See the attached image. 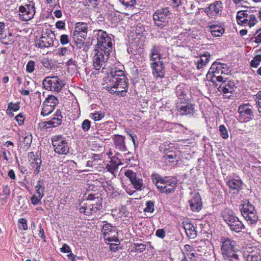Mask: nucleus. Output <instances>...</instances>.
Returning a JSON list of instances; mask_svg holds the SVG:
<instances>
[{
  "label": "nucleus",
  "mask_w": 261,
  "mask_h": 261,
  "mask_svg": "<svg viewBox=\"0 0 261 261\" xmlns=\"http://www.w3.org/2000/svg\"><path fill=\"white\" fill-rule=\"evenodd\" d=\"M126 80L123 70L113 69L102 84L103 88L111 94L124 96L128 89Z\"/></svg>",
  "instance_id": "nucleus-1"
},
{
  "label": "nucleus",
  "mask_w": 261,
  "mask_h": 261,
  "mask_svg": "<svg viewBox=\"0 0 261 261\" xmlns=\"http://www.w3.org/2000/svg\"><path fill=\"white\" fill-rule=\"evenodd\" d=\"M152 179L161 192L167 194L174 192L177 184L174 178H163L159 175L154 174L152 175Z\"/></svg>",
  "instance_id": "nucleus-2"
},
{
  "label": "nucleus",
  "mask_w": 261,
  "mask_h": 261,
  "mask_svg": "<svg viewBox=\"0 0 261 261\" xmlns=\"http://www.w3.org/2000/svg\"><path fill=\"white\" fill-rule=\"evenodd\" d=\"M221 242V251L225 261H232L233 259H238V255L235 253L237 250V243L228 238H222Z\"/></svg>",
  "instance_id": "nucleus-3"
},
{
  "label": "nucleus",
  "mask_w": 261,
  "mask_h": 261,
  "mask_svg": "<svg viewBox=\"0 0 261 261\" xmlns=\"http://www.w3.org/2000/svg\"><path fill=\"white\" fill-rule=\"evenodd\" d=\"M97 43L95 49L106 53L107 54H110L113 48L111 36L106 32L99 30L97 31Z\"/></svg>",
  "instance_id": "nucleus-4"
},
{
  "label": "nucleus",
  "mask_w": 261,
  "mask_h": 261,
  "mask_svg": "<svg viewBox=\"0 0 261 261\" xmlns=\"http://www.w3.org/2000/svg\"><path fill=\"white\" fill-rule=\"evenodd\" d=\"M44 88L57 93L60 92L65 85V83L57 76H47L43 81Z\"/></svg>",
  "instance_id": "nucleus-5"
},
{
  "label": "nucleus",
  "mask_w": 261,
  "mask_h": 261,
  "mask_svg": "<svg viewBox=\"0 0 261 261\" xmlns=\"http://www.w3.org/2000/svg\"><path fill=\"white\" fill-rule=\"evenodd\" d=\"M52 145L54 151L59 154L66 155L69 152L68 143L62 135H55L51 137Z\"/></svg>",
  "instance_id": "nucleus-6"
},
{
  "label": "nucleus",
  "mask_w": 261,
  "mask_h": 261,
  "mask_svg": "<svg viewBox=\"0 0 261 261\" xmlns=\"http://www.w3.org/2000/svg\"><path fill=\"white\" fill-rule=\"evenodd\" d=\"M101 204V203L99 202L98 197L87 199L85 202L84 203V205L80 208V211L82 213H84L86 215H91L97 213L99 210Z\"/></svg>",
  "instance_id": "nucleus-7"
},
{
  "label": "nucleus",
  "mask_w": 261,
  "mask_h": 261,
  "mask_svg": "<svg viewBox=\"0 0 261 261\" xmlns=\"http://www.w3.org/2000/svg\"><path fill=\"white\" fill-rule=\"evenodd\" d=\"M241 214L244 218L251 224L257 222L258 217L254 207L248 201L245 202L242 205Z\"/></svg>",
  "instance_id": "nucleus-8"
},
{
  "label": "nucleus",
  "mask_w": 261,
  "mask_h": 261,
  "mask_svg": "<svg viewBox=\"0 0 261 261\" xmlns=\"http://www.w3.org/2000/svg\"><path fill=\"white\" fill-rule=\"evenodd\" d=\"M236 19L238 23L250 28L254 26L257 22L256 17L253 14H249L247 10H241L238 12Z\"/></svg>",
  "instance_id": "nucleus-9"
},
{
  "label": "nucleus",
  "mask_w": 261,
  "mask_h": 261,
  "mask_svg": "<svg viewBox=\"0 0 261 261\" xmlns=\"http://www.w3.org/2000/svg\"><path fill=\"white\" fill-rule=\"evenodd\" d=\"M92 54L93 55V65L94 68L96 70H99L101 68H103L109 59L110 54H107L106 53L95 49L93 50Z\"/></svg>",
  "instance_id": "nucleus-10"
},
{
  "label": "nucleus",
  "mask_w": 261,
  "mask_h": 261,
  "mask_svg": "<svg viewBox=\"0 0 261 261\" xmlns=\"http://www.w3.org/2000/svg\"><path fill=\"white\" fill-rule=\"evenodd\" d=\"M221 63L214 62L211 65L207 74V78L211 81L216 86H218L217 82L222 81L224 77L220 75L221 70Z\"/></svg>",
  "instance_id": "nucleus-11"
},
{
  "label": "nucleus",
  "mask_w": 261,
  "mask_h": 261,
  "mask_svg": "<svg viewBox=\"0 0 261 261\" xmlns=\"http://www.w3.org/2000/svg\"><path fill=\"white\" fill-rule=\"evenodd\" d=\"M223 217L231 230L240 232L244 227L243 224L239 218L231 214L225 213Z\"/></svg>",
  "instance_id": "nucleus-12"
},
{
  "label": "nucleus",
  "mask_w": 261,
  "mask_h": 261,
  "mask_svg": "<svg viewBox=\"0 0 261 261\" xmlns=\"http://www.w3.org/2000/svg\"><path fill=\"white\" fill-rule=\"evenodd\" d=\"M55 40V33L50 30H47L42 35L39 41L36 43V46L39 48L49 47L54 45Z\"/></svg>",
  "instance_id": "nucleus-13"
},
{
  "label": "nucleus",
  "mask_w": 261,
  "mask_h": 261,
  "mask_svg": "<svg viewBox=\"0 0 261 261\" xmlns=\"http://www.w3.org/2000/svg\"><path fill=\"white\" fill-rule=\"evenodd\" d=\"M169 8L165 7L158 9L153 15V19L156 25L161 27L163 22L167 21L171 14Z\"/></svg>",
  "instance_id": "nucleus-14"
},
{
  "label": "nucleus",
  "mask_w": 261,
  "mask_h": 261,
  "mask_svg": "<svg viewBox=\"0 0 261 261\" xmlns=\"http://www.w3.org/2000/svg\"><path fill=\"white\" fill-rule=\"evenodd\" d=\"M20 19L24 21L31 20L35 13V7L34 5L29 4L19 7Z\"/></svg>",
  "instance_id": "nucleus-15"
},
{
  "label": "nucleus",
  "mask_w": 261,
  "mask_h": 261,
  "mask_svg": "<svg viewBox=\"0 0 261 261\" xmlns=\"http://www.w3.org/2000/svg\"><path fill=\"white\" fill-rule=\"evenodd\" d=\"M124 175L129 178L134 188L137 190L141 191L145 188V185L141 178L137 176L136 173L130 170H126Z\"/></svg>",
  "instance_id": "nucleus-16"
},
{
  "label": "nucleus",
  "mask_w": 261,
  "mask_h": 261,
  "mask_svg": "<svg viewBox=\"0 0 261 261\" xmlns=\"http://www.w3.org/2000/svg\"><path fill=\"white\" fill-rule=\"evenodd\" d=\"M239 120L242 122L250 121L253 117V113L249 104L241 105L238 109Z\"/></svg>",
  "instance_id": "nucleus-17"
},
{
  "label": "nucleus",
  "mask_w": 261,
  "mask_h": 261,
  "mask_svg": "<svg viewBox=\"0 0 261 261\" xmlns=\"http://www.w3.org/2000/svg\"><path fill=\"white\" fill-rule=\"evenodd\" d=\"M223 8L222 3L220 1H216L211 4L205 10V12L210 18H215L222 11Z\"/></svg>",
  "instance_id": "nucleus-18"
},
{
  "label": "nucleus",
  "mask_w": 261,
  "mask_h": 261,
  "mask_svg": "<svg viewBox=\"0 0 261 261\" xmlns=\"http://www.w3.org/2000/svg\"><path fill=\"white\" fill-rule=\"evenodd\" d=\"M191 198L189 200V203L191 210L193 212H199L202 208V202L200 195L197 192H192Z\"/></svg>",
  "instance_id": "nucleus-19"
},
{
  "label": "nucleus",
  "mask_w": 261,
  "mask_h": 261,
  "mask_svg": "<svg viewBox=\"0 0 261 261\" xmlns=\"http://www.w3.org/2000/svg\"><path fill=\"white\" fill-rule=\"evenodd\" d=\"M219 82L221 83V84L219 86L218 89L223 94L232 93L236 88L235 83L233 81L230 80L227 81L224 79L222 81Z\"/></svg>",
  "instance_id": "nucleus-20"
},
{
  "label": "nucleus",
  "mask_w": 261,
  "mask_h": 261,
  "mask_svg": "<svg viewBox=\"0 0 261 261\" xmlns=\"http://www.w3.org/2000/svg\"><path fill=\"white\" fill-rule=\"evenodd\" d=\"M114 232H115V228L112 226L110 224H106L103 225L102 233L105 240L109 242L116 241L117 240L116 237L115 235H111V234Z\"/></svg>",
  "instance_id": "nucleus-21"
},
{
  "label": "nucleus",
  "mask_w": 261,
  "mask_h": 261,
  "mask_svg": "<svg viewBox=\"0 0 261 261\" xmlns=\"http://www.w3.org/2000/svg\"><path fill=\"white\" fill-rule=\"evenodd\" d=\"M88 24L84 22H77L75 24V27L73 32L74 36H80L85 39L88 33Z\"/></svg>",
  "instance_id": "nucleus-22"
},
{
  "label": "nucleus",
  "mask_w": 261,
  "mask_h": 261,
  "mask_svg": "<svg viewBox=\"0 0 261 261\" xmlns=\"http://www.w3.org/2000/svg\"><path fill=\"white\" fill-rule=\"evenodd\" d=\"M151 67L153 70L152 73L156 77L162 78L164 76V65L163 61L151 63Z\"/></svg>",
  "instance_id": "nucleus-23"
},
{
  "label": "nucleus",
  "mask_w": 261,
  "mask_h": 261,
  "mask_svg": "<svg viewBox=\"0 0 261 261\" xmlns=\"http://www.w3.org/2000/svg\"><path fill=\"white\" fill-rule=\"evenodd\" d=\"M211 56V54L207 51L200 55L199 59L195 61L196 68L197 69H202L210 61Z\"/></svg>",
  "instance_id": "nucleus-24"
},
{
  "label": "nucleus",
  "mask_w": 261,
  "mask_h": 261,
  "mask_svg": "<svg viewBox=\"0 0 261 261\" xmlns=\"http://www.w3.org/2000/svg\"><path fill=\"white\" fill-rule=\"evenodd\" d=\"M177 111L180 115H193L195 112V106L191 103L177 106Z\"/></svg>",
  "instance_id": "nucleus-25"
},
{
  "label": "nucleus",
  "mask_w": 261,
  "mask_h": 261,
  "mask_svg": "<svg viewBox=\"0 0 261 261\" xmlns=\"http://www.w3.org/2000/svg\"><path fill=\"white\" fill-rule=\"evenodd\" d=\"M161 48L159 46L154 45L150 49L149 53V58L151 63L154 62H162V56L160 54Z\"/></svg>",
  "instance_id": "nucleus-26"
},
{
  "label": "nucleus",
  "mask_w": 261,
  "mask_h": 261,
  "mask_svg": "<svg viewBox=\"0 0 261 261\" xmlns=\"http://www.w3.org/2000/svg\"><path fill=\"white\" fill-rule=\"evenodd\" d=\"M124 139L125 137L121 135H115L113 138L115 146L119 151H125L127 150Z\"/></svg>",
  "instance_id": "nucleus-27"
},
{
  "label": "nucleus",
  "mask_w": 261,
  "mask_h": 261,
  "mask_svg": "<svg viewBox=\"0 0 261 261\" xmlns=\"http://www.w3.org/2000/svg\"><path fill=\"white\" fill-rule=\"evenodd\" d=\"M244 257L247 261H259L261 259L259 251L257 249L245 252Z\"/></svg>",
  "instance_id": "nucleus-28"
},
{
  "label": "nucleus",
  "mask_w": 261,
  "mask_h": 261,
  "mask_svg": "<svg viewBox=\"0 0 261 261\" xmlns=\"http://www.w3.org/2000/svg\"><path fill=\"white\" fill-rule=\"evenodd\" d=\"M62 118L63 117L61 111L58 109L55 115H54V117L50 120L47 121V123L48 125L53 127H56L62 123Z\"/></svg>",
  "instance_id": "nucleus-29"
},
{
  "label": "nucleus",
  "mask_w": 261,
  "mask_h": 261,
  "mask_svg": "<svg viewBox=\"0 0 261 261\" xmlns=\"http://www.w3.org/2000/svg\"><path fill=\"white\" fill-rule=\"evenodd\" d=\"M187 236L190 239H194L197 236V231L194 225L191 223H186L184 225Z\"/></svg>",
  "instance_id": "nucleus-30"
},
{
  "label": "nucleus",
  "mask_w": 261,
  "mask_h": 261,
  "mask_svg": "<svg viewBox=\"0 0 261 261\" xmlns=\"http://www.w3.org/2000/svg\"><path fill=\"white\" fill-rule=\"evenodd\" d=\"M211 34L215 37H219L222 35L224 32V29L217 24H212L208 26Z\"/></svg>",
  "instance_id": "nucleus-31"
},
{
  "label": "nucleus",
  "mask_w": 261,
  "mask_h": 261,
  "mask_svg": "<svg viewBox=\"0 0 261 261\" xmlns=\"http://www.w3.org/2000/svg\"><path fill=\"white\" fill-rule=\"evenodd\" d=\"M41 163L42 161L41 158L37 155V158L33 159V161H32L30 163L31 166L34 169V173L36 175L38 174L40 171V169Z\"/></svg>",
  "instance_id": "nucleus-32"
},
{
  "label": "nucleus",
  "mask_w": 261,
  "mask_h": 261,
  "mask_svg": "<svg viewBox=\"0 0 261 261\" xmlns=\"http://www.w3.org/2000/svg\"><path fill=\"white\" fill-rule=\"evenodd\" d=\"M19 102L13 103L11 102L8 103L7 113L9 116L13 117V114L12 113V111L16 112L19 110Z\"/></svg>",
  "instance_id": "nucleus-33"
},
{
  "label": "nucleus",
  "mask_w": 261,
  "mask_h": 261,
  "mask_svg": "<svg viewBox=\"0 0 261 261\" xmlns=\"http://www.w3.org/2000/svg\"><path fill=\"white\" fill-rule=\"evenodd\" d=\"M58 103V100L57 97L54 95H49L43 102V105L47 104L50 107L55 108L56 106Z\"/></svg>",
  "instance_id": "nucleus-34"
},
{
  "label": "nucleus",
  "mask_w": 261,
  "mask_h": 261,
  "mask_svg": "<svg viewBox=\"0 0 261 261\" xmlns=\"http://www.w3.org/2000/svg\"><path fill=\"white\" fill-rule=\"evenodd\" d=\"M227 186L233 190H239L242 186V181L236 179L229 180L227 182Z\"/></svg>",
  "instance_id": "nucleus-35"
},
{
  "label": "nucleus",
  "mask_w": 261,
  "mask_h": 261,
  "mask_svg": "<svg viewBox=\"0 0 261 261\" xmlns=\"http://www.w3.org/2000/svg\"><path fill=\"white\" fill-rule=\"evenodd\" d=\"M32 136L31 135L28 134L23 138L22 142V147L24 149H28L32 143Z\"/></svg>",
  "instance_id": "nucleus-36"
},
{
  "label": "nucleus",
  "mask_w": 261,
  "mask_h": 261,
  "mask_svg": "<svg viewBox=\"0 0 261 261\" xmlns=\"http://www.w3.org/2000/svg\"><path fill=\"white\" fill-rule=\"evenodd\" d=\"M175 92L177 96L181 98L186 95V90L185 89L184 86L178 85L176 87Z\"/></svg>",
  "instance_id": "nucleus-37"
},
{
  "label": "nucleus",
  "mask_w": 261,
  "mask_h": 261,
  "mask_svg": "<svg viewBox=\"0 0 261 261\" xmlns=\"http://www.w3.org/2000/svg\"><path fill=\"white\" fill-rule=\"evenodd\" d=\"M54 109L55 108H54V107H50L49 105H47V104L45 105H43L41 114L44 116H47L50 114Z\"/></svg>",
  "instance_id": "nucleus-38"
},
{
  "label": "nucleus",
  "mask_w": 261,
  "mask_h": 261,
  "mask_svg": "<svg viewBox=\"0 0 261 261\" xmlns=\"http://www.w3.org/2000/svg\"><path fill=\"white\" fill-rule=\"evenodd\" d=\"M91 118L94 120V121H99L101 120L102 118L104 117L105 114L104 113L101 112H96L94 113H91Z\"/></svg>",
  "instance_id": "nucleus-39"
},
{
  "label": "nucleus",
  "mask_w": 261,
  "mask_h": 261,
  "mask_svg": "<svg viewBox=\"0 0 261 261\" xmlns=\"http://www.w3.org/2000/svg\"><path fill=\"white\" fill-rule=\"evenodd\" d=\"M18 227L20 229L26 230L28 229L27 220L24 219H19L18 221Z\"/></svg>",
  "instance_id": "nucleus-40"
},
{
  "label": "nucleus",
  "mask_w": 261,
  "mask_h": 261,
  "mask_svg": "<svg viewBox=\"0 0 261 261\" xmlns=\"http://www.w3.org/2000/svg\"><path fill=\"white\" fill-rule=\"evenodd\" d=\"M219 131L222 138L226 139L228 138V134L226 127L223 125L219 126Z\"/></svg>",
  "instance_id": "nucleus-41"
},
{
  "label": "nucleus",
  "mask_w": 261,
  "mask_h": 261,
  "mask_svg": "<svg viewBox=\"0 0 261 261\" xmlns=\"http://www.w3.org/2000/svg\"><path fill=\"white\" fill-rule=\"evenodd\" d=\"M146 207L144 209L145 212L153 213L154 211V202L152 201H147L146 202Z\"/></svg>",
  "instance_id": "nucleus-42"
},
{
  "label": "nucleus",
  "mask_w": 261,
  "mask_h": 261,
  "mask_svg": "<svg viewBox=\"0 0 261 261\" xmlns=\"http://www.w3.org/2000/svg\"><path fill=\"white\" fill-rule=\"evenodd\" d=\"M42 198L41 196L34 194L31 198V201L33 205H37L41 202V200Z\"/></svg>",
  "instance_id": "nucleus-43"
},
{
  "label": "nucleus",
  "mask_w": 261,
  "mask_h": 261,
  "mask_svg": "<svg viewBox=\"0 0 261 261\" xmlns=\"http://www.w3.org/2000/svg\"><path fill=\"white\" fill-rule=\"evenodd\" d=\"M74 45L78 48H82V47H84V50L86 51L88 50V47L84 46V43L82 39H77L76 40H75Z\"/></svg>",
  "instance_id": "nucleus-44"
},
{
  "label": "nucleus",
  "mask_w": 261,
  "mask_h": 261,
  "mask_svg": "<svg viewBox=\"0 0 261 261\" xmlns=\"http://www.w3.org/2000/svg\"><path fill=\"white\" fill-rule=\"evenodd\" d=\"M90 126L91 122L87 119L84 120L82 123V128L85 132L88 131L90 129Z\"/></svg>",
  "instance_id": "nucleus-45"
},
{
  "label": "nucleus",
  "mask_w": 261,
  "mask_h": 261,
  "mask_svg": "<svg viewBox=\"0 0 261 261\" xmlns=\"http://www.w3.org/2000/svg\"><path fill=\"white\" fill-rule=\"evenodd\" d=\"M35 62L33 61H30L28 62L26 66L27 71L31 73L34 70Z\"/></svg>",
  "instance_id": "nucleus-46"
},
{
  "label": "nucleus",
  "mask_w": 261,
  "mask_h": 261,
  "mask_svg": "<svg viewBox=\"0 0 261 261\" xmlns=\"http://www.w3.org/2000/svg\"><path fill=\"white\" fill-rule=\"evenodd\" d=\"M60 43L62 45L67 44L69 42V37L67 35L63 34L61 36Z\"/></svg>",
  "instance_id": "nucleus-47"
},
{
  "label": "nucleus",
  "mask_w": 261,
  "mask_h": 261,
  "mask_svg": "<svg viewBox=\"0 0 261 261\" xmlns=\"http://www.w3.org/2000/svg\"><path fill=\"white\" fill-rule=\"evenodd\" d=\"M121 2L127 7H132L136 4V0H123Z\"/></svg>",
  "instance_id": "nucleus-48"
},
{
  "label": "nucleus",
  "mask_w": 261,
  "mask_h": 261,
  "mask_svg": "<svg viewBox=\"0 0 261 261\" xmlns=\"http://www.w3.org/2000/svg\"><path fill=\"white\" fill-rule=\"evenodd\" d=\"M134 245L136 247V250L140 252H143L146 248V246L143 244L135 243Z\"/></svg>",
  "instance_id": "nucleus-49"
},
{
  "label": "nucleus",
  "mask_w": 261,
  "mask_h": 261,
  "mask_svg": "<svg viewBox=\"0 0 261 261\" xmlns=\"http://www.w3.org/2000/svg\"><path fill=\"white\" fill-rule=\"evenodd\" d=\"M155 235L161 239H163L165 236V232L163 229H159L156 231Z\"/></svg>",
  "instance_id": "nucleus-50"
},
{
  "label": "nucleus",
  "mask_w": 261,
  "mask_h": 261,
  "mask_svg": "<svg viewBox=\"0 0 261 261\" xmlns=\"http://www.w3.org/2000/svg\"><path fill=\"white\" fill-rule=\"evenodd\" d=\"M221 70L220 71L221 74H227L229 72V69L226 64L221 63Z\"/></svg>",
  "instance_id": "nucleus-51"
},
{
  "label": "nucleus",
  "mask_w": 261,
  "mask_h": 261,
  "mask_svg": "<svg viewBox=\"0 0 261 261\" xmlns=\"http://www.w3.org/2000/svg\"><path fill=\"white\" fill-rule=\"evenodd\" d=\"M42 65L47 69L50 68V64L47 59H43L41 61Z\"/></svg>",
  "instance_id": "nucleus-52"
},
{
  "label": "nucleus",
  "mask_w": 261,
  "mask_h": 261,
  "mask_svg": "<svg viewBox=\"0 0 261 261\" xmlns=\"http://www.w3.org/2000/svg\"><path fill=\"white\" fill-rule=\"evenodd\" d=\"M58 52L60 56H65L68 53V49L66 47H61L58 49Z\"/></svg>",
  "instance_id": "nucleus-53"
},
{
  "label": "nucleus",
  "mask_w": 261,
  "mask_h": 261,
  "mask_svg": "<svg viewBox=\"0 0 261 261\" xmlns=\"http://www.w3.org/2000/svg\"><path fill=\"white\" fill-rule=\"evenodd\" d=\"M60 250L63 253H69L71 252L70 247L66 244H64L60 249Z\"/></svg>",
  "instance_id": "nucleus-54"
},
{
  "label": "nucleus",
  "mask_w": 261,
  "mask_h": 261,
  "mask_svg": "<svg viewBox=\"0 0 261 261\" xmlns=\"http://www.w3.org/2000/svg\"><path fill=\"white\" fill-rule=\"evenodd\" d=\"M15 120L18 122L19 125L23 123V116L21 114H19L15 117Z\"/></svg>",
  "instance_id": "nucleus-55"
},
{
  "label": "nucleus",
  "mask_w": 261,
  "mask_h": 261,
  "mask_svg": "<svg viewBox=\"0 0 261 261\" xmlns=\"http://www.w3.org/2000/svg\"><path fill=\"white\" fill-rule=\"evenodd\" d=\"M194 251V248L192 246L187 244L184 246V251L186 252V254L187 253H190Z\"/></svg>",
  "instance_id": "nucleus-56"
},
{
  "label": "nucleus",
  "mask_w": 261,
  "mask_h": 261,
  "mask_svg": "<svg viewBox=\"0 0 261 261\" xmlns=\"http://www.w3.org/2000/svg\"><path fill=\"white\" fill-rule=\"evenodd\" d=\"M39 236L45 242V236L44 234V231L41 226L39 227V232L38 233Z\"/></svg>",
  "instance_id": "nucleus-57"
},
{
  "label": "nucleus",
  "mask_w": 261,
  "mask_h": 261,
  "mask_svg": "<svg viewBox=\"0 0 261 261\" xmlns=\"http://www.w3.org/2000/svg\"><path fill=\"white\" fill-rule=\"evenodd\" d=\"M44 190H45V188L36 189L35 194H36L37 195H38L39 196H41V197H43L44 195Z\"/></svg>",
  "instance_id": "nucleus-58"
},
{
  "label": "nucleus",
  "mask_w": 261,
  "mask_h": 261,
  "mask_svg": "<svg viewBox=\"0 0 261 261\" xmlns=\"http://www.w3.org/2000/svg\"><path fill=\"white\" fill-rule=\"evenodd\" d=\"M66 65L68 66H77V62H76L75 61L73 60V59H69L67 62L66 63Z\"/></svg>",
  "instance_id": "nucleus-59"
},
{
  "label": "nucleus",
  "mask_w": 261,
  "mask_h": 261,
  "mask_svg": "<svg viewBox=\"0 0 261 261\" xmlns=\"http://www.w3.org/2000/svg\"><path fill=\"white\" fill-rule=\"evenodd\" d=\"M256 101L257 105H261V91H259L255 95Z\"/></svg>",
  "instance_id": "nucleus-60"
},
{
  "label": "nucleus",
  "mask_w": 261,
  "mask_h": 261,
  "mask_svg": "<svg viewBox=\"0 0 261 261\" xmlns=\"http://www.w3.org/2000/svg\"><path fill=\"white\" fill-rule=\"evenodd\" d=\"M259 62L256 61V59L254 58L250 62V66L253 68H257L259 65Z\"/></svg>",
  "instance_id": "nucleus-61"
},
{
  "label": "nucleus",
  "mask_w": 261,
  "mask_h": 261,
  "mask_svg": "<svg viewBox=\"0 0 261 261\" xmlns=\"http://www.w3.org/2000/svg\"><path fill=\"white\" fill-rule=\"evenodd\" d=\"M37 155H35L33 152H30L29 153L28 157L29 159V161L31 162L32 161H33V159L37 158Z\"/></svg>",
  "instance_id": "nucleus-62"
},
{
  "label": "nucleus",
  "mask_w": 261,
  "mask_h": 261,
  "mask_svg": "<svg viewBox=\"0 0 261 261\" xmlns=\"http://www.w3.org/2000/svg\"><path fill=\"white\" fill-rule=\"evenodd\" d=\"M166 158L169 160H172L176 158V155L175 152H171L170 154H167Z\"/></svg>",
  "instance_id": "nucleus-63"
},
{
  "label": "nucleus",
  "mask_w": 261,
  "mask_h": 261,
  "mask_svg": "<svg viewBox=\"0 0 261 261\" xmlns=\"http://www.w3.org/2000/svg\"><path fill=\"white\" fill-rule=\"evenodd\" d=\"M187 256L191 260H196V255L195 253L192 251L190 253H187Z\"/></svg>",
  "instance_id": "nucleus-64"
}]
</instances>
